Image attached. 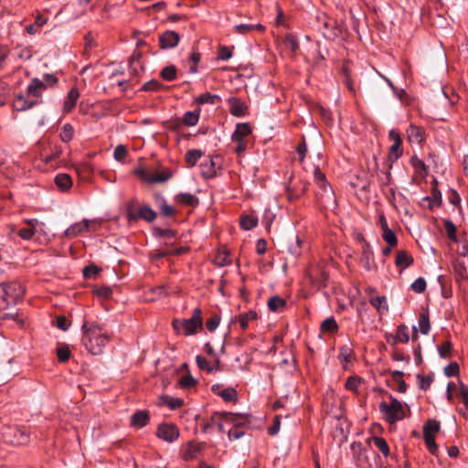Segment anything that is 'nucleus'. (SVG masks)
<instances>
[{"instance_id": "obj_43", "label": "nucleus", "mask_w": 468, "mask_h": 468, "mask_svg": "<svg viewBox=\"0 0 468 468\" xmlns=\"http://www.w3.org/2000/svg\"><path fill=\"white\" fill-rule=\"evenodd\" d=\"M286 304V301L280 296H272L268 301V308L271 312H277L281 308L284 307Z\"/></svg>"}, {"instance_id": "obj_30", "label": "nucleus", "mask_w": 468, "mask_h": 468, "mask_svg": "<svg viewBox=\"0 0 468 468\" xmlns=\"http://www.w3.org/2000/svg\"><path fill=\"white\" fill-rule=\"evenodd\" d=\"M258 318L257 312L250 310L247 313L239 315V322L242 330H246L250 321H254Z\"/></svg>"}, {"instance_id": "obj_16", "label": "nucleus", "mask_w": 468, "mask_h": 468, "mask_svg": "<svg viewBox=\"0 0 468 468\" xmlns=\"http://www.w3.org/2000/svg\"><path fill=\"white\" fill-rule=\"evenodd\" d=\"M282 247L283 250H286L293 257L301 254V240L298 236L288 237L284 240Z\"/></svg>"}, {"instance_id": "obj_46", "label": "nucleus", "mask_w": 468, "mask_h": 468, "mask_svg": "<svg viewBox=\"0 0 468 468\" xmlns=\"http://www.w3.org/2000/svg\"><path fill=\"white\" fill-rule=\"evenodd\" d=\"M375 446L381 452V453L388 457L389 455V447L386 440L382 437H373Z\"/></svg>"}, {"instance_id": "obj_23", "label": "nucleus", "mask_w": 468, "mask_h": 468, "mask_svg": "<svg viewBox=\"0 0 468 468\" xmlns=\"http://www.w3.org/2000/svg\"><path fill=\"white\" fill-rule=\"evenodd\" d=\"M56 186L62 191H67L72 186V179L69 175L61 173L55 177Z\"/></svg>"}, {"instance_id": "obj_37", "label": "nucleus", "mask_w": 468, "mask_h": 468, "mask_svg": "<svg viewBox=\"0 0 468 468\" xmlns=\"http://www.w3.org/2000/svg\"><path fill=\"white\" fill-rule=\"evenodd\" d=\"M219 101L220 97L218 95L209 92L202 93L196 99V102L198 104H216Z\"/></svg>"}, {"instance_id": "obj_8", "label": "nucleus", "mask_w": 468, "mask_h": 468, "mask_svg": "<svg viewBox=\"0 0 468 468\" xmlns=\"http://www.w3.org/2000/svg\"><path fill=\"white\" fill-rule=\"evenodd\" d=\"M181 324L186 335H194L197 327L202 328L203 326L201 309L196 308L192 316L189 319H183Z\"/></svg>"}, {"instance_id": "obj_64", "label": "nucleus", "mask_w": 468, "mask_h": 468, "mask_svg": "<svg viewBox=\"0 0 468 468\" xmlns=\"http://www.w3.org/2000/svg\"><path fill=\"white\" fill-rule=\"evenodd\" d=\"M284 44L292 52L296 51L299 48V43L297 39L292 35L286 36L284 39Z\"/></svg>"}, {"instance_id": "obj_14", "label": "nucleus", "mask_w": 468, "mask_h": 468, "mask_svg": "<svg viewBox=\"0 0 468 468\" xmlns=\"http://www.w3.org/2000/svg\"><path fill=\"white\" fill-rule=\"evenodd\" d=\"M90 227V221L89 220H82L80 222H77L69 226L64 232L65 237L67 238H75L80 234H82L83 232H86L89 230Z\"/></svg>"}, {"instance_id": "obj_42", "label": "nucleus", "mask_w": 468, "mask_h": 468, "mask_svg": "<svg viewBox=\"0 0 468 468\" xmlns=\"http://www.w3.org/2000/svg\"><path fill=\"white\" fill-rule=\"evenodd\" d=\"M203 153L200 150H189L185 154V160L189 166H194L202 156Z\"/></svg>"}, {"instance_id": "obj_13", "label": "nucleus", "mask_w": 468, "mask_h": 468, "mask_svg": "<svg viewBox=\"0 0 468 468\" xmlns=\"http://www.w3.org/2000/svg\"><path fill=\"white\" fill-rule=\"evenodd\" d=\"M229 105V112L236 117H241L246 114L247 105L244 101L237 97H230L228 100Z\"/></svg>"}, {"instance_id": "obj_63", "label": "nucleus", "mask_w": 468, "mask_h": 468, "mask_svg": "<svg viewBox=\"0 0 468 468\" xmlns=\"http://www.w3.org/2000/svg\"><path fill=\"white\" fill-rule=\"evenodd\" d=\"M220 317L218 314L211 315L206 323L207 328L208 331H214L219 324Z\"/></svg>"}, {"instance_id": "obj_45", "label": "nucleus", "mask_w": 468, "mask_h": 468, "mask_svg": "<svg viewBox=\"0 0 468 468\" xmlns=\"http://www.w3.org/2000/svg\"><path fill=\"white\" fill-rule=\"evenodd\" d=\"M218 395L220 396L225 401L231 402L237 400L238 392L233 388H227L218 392Z\"/></svg>"}, {"instance_id": "obj_6", "label": "nucleus", "mask_w": 468, "mask_h": 468, "mask_svg": "<svg viewBox=\"0 0 468 468\" xmlns=\"http://www.w3.org/2000/svg\"><path fill=\"white\" fill-rule=\"evenodd\" d=\"M135 205V200H132L127 205V218L129 221H136L141 218L147 222H153L156 218V212L150 207L143 206L136 211Z\"/></svg>"}, {"instance_id": "obj_26", "label": "nucleus", "mask_w": 468, "mask_h": 468, "mask_svg": "<svg viewBox=\"0 0 468 468\" xmlns=\"http://www.w3.org/2000/svg\"><path fill=\"white\" fill-rule=\"evenodd\" d=\"M79 96L80 93L76 88H73L69 91L63 107L65 112H69L74 108L79 99Z\"/></svg>"}, {"instance_id": "obj_15", "label": "nucleus", "mask_w": 468, "mask_h": 468, "mask_svg": "<svg viewBox=\"0 0 468 468\" xmlns=\"http://www.w3.org/2000/svg\"><path fill=\"white\" fill-rule=\"evenodd\" d=\"M361 262L364 268L367 271L376 269L374 262L373 251L368 242L365 241L362 249Z\"/></svg>"}, {"instance_id": "obj_2", "label": "nucleus", "mask_w": 468, "mask_h": 468, "mask_svg": "<svg viewBox=\"0 0 468 468\" xmlns=\"http://www.w3.org/2000/svg\"><path fill=\"white\" fill-rule=\"evenodd\" d=\"M312 26L329 40H335L342 35V27L324 12L317 11L311 18Z\"/></svg>"}, {"instance_id": "obj_62", "label": "nucleus", "mask_w": 468, "mask_h": 468, "mask_svg": "<svg viewBox=\"0 0 468 468\" xmlns=\"http://www.w3.org/2000/svg\"><path fill=\"white\" fill-rule=\"evenodd\" d=\"M99 268L94 265V264H91V265H89V266H86L84 269H83V276L87 279H90V278H95L97 276V274L99 273Z\"/></svg>"}, {"instance_id": "obj_3", "label": "nucleus", "mask_w": 468, "mask_h": 468, "mask_svg": "<svg viewBox=\"0 0 468 468\" xmlns=\"http://www.w3.org/2000/svg\"><path fill=\"white\" fill-rule=\"evenodd\" d=\"M0 434L5 442L12 445H26L29 442L30 433L26 427L4 425Z\"/></svg>"}, {"instance_id": "obj_12", "label": "nucleus", "mask_w": 468, "mask_h": 468, "mask_svg": "<svg viewBox=\"0 0 468 468\" xmlns=\"http://www.w3.org/2000/svg\"><path fill=\"white\" fill-rule=\"evenodd\" d=\"M224 420L232 423L235 428H241L243 425L250 422V415L235 414L231 412H222Z\"/></svg>"}, {"instance_id": "obj_29", "label": "nucleus", "mask_w": 468, "mask_h": 468, "mask_svg": "<svg viewBox=\"0 0 468 468\" xmlns=\"http://www.w3.org/2000/svg\"><path fill=\"white\" fill-rule=\"evenodd\" d=\"M234 31L238 34L246 35L253 31L254 29L263 31L265 29V27L261 24H256V25H249V24H239L234 27Z\"/></svg>"}, {"instance_id": "obj_38", "label": "nucleus", "mask_w": 468, "mask_h": 468, "mask_svg": "<svg viewBox=\"0 0 468 468\" xmlns=\"http://www.w3.org/2000/svg\"><path fill=\"white\" fill-rule=\"evenodd\" d=\"M410 163L419 175H420L422 176H425L428 175V169H427L426 165L418 156H416V155L412 156L410 158Z\"/></svg>"}, {"instance_id": "obj_56", "label": "nucleus", "mask_w": 468, "mask_h": 468, "mask_svg": "<svg viewBox=\"0 0 468 468\" xmlns=\"http://www.w3.org/2000/svg\"><path fill=\"white\" fill-rule=\"evenodd\" d=\"M93 292L98 297L102 298V299H108L112 294V288L107 285H101V286L94 289Z\"/></svg>"}, {"instance_id": "obj_58", "label": "nucleus", "mask_w": 468, "mask_h": 468, "mask_svg": "<svg viewBox=\"0 0 468 468\" xmlns=\"http://www.w3.org/2000/svg\"><path fill=\"white\" fill-rule=\"evenodd\" d=\"M423 437L429 452L433 455L436 454L438 446L435 442V437H431V435H423Z\"/></svg>"}, {"instance_id": "obj_51", "label": "nucleus", "mask_w": 468, "mask_h": 468, "mask_svg": "<svg viewBox=\"0 0 468 468\" xmlns=\"http://www.w3.org/2000/svg\"><path fill=\"white\" fill-rule=\"evenodd\" d=\"M369 303L377 308L378 312L383 310H388V306L386 305V297L385 296H375L369 299Z\"/></svg>"}, {"instance_id": "obj_20", "label": "nucleus", "mask_w": 468, "mask_h": 468, "mask_svg": "<svg viewBox=\"0 0 468 468\" xmlns=\"http://www.w3.org/2000/svg\"><path fill=\"white\" fill-rule=\"evenodd\" d=\"M251 133V128L248 122L238 123L231 136L232 140H244Z\"/></svg>"}, {"instance_id": "obj_19", "label": "nucleus", "mask_w": 468, "mask_h": 468, "mask_svg": "<svg viewBox=\"0 0 468 468\" xmlns=\"http://www.w3.org/2000/svg\"><path fill=\"white\" fill-rule=\"evenodd\" d=\"M149 420V414L146 410H138L132 415L131 425L143 428L148 424Z\"/></svg>"}, {"instance_id": "obj_1", "label": "nucleus", "mask_w": 468, "mask_h": 468, "mask_svg": "<svg viewBox=\"0 0 468 468\" xmlns=\"http://www.w3.org/2000/svg\"><path fill=\"white\" fill-rule=\"evenodd\" d=\"M82 344L92 355H100L106 344L111 340V335L102 332L98 323L89 324L84 322L82 326Z\"/></svg>"}, {"instance_id": "obj_55", "label": "nucleus", "mask_w": 468, "mask_h": 468, "mask_svg": "<svg viewBox=\"0 0 468 468\" xmlns=\"http://www.w3.org/2000/svg\"><path fill=\"white\" fill-rule=\"evenodd\" d=\"M172 176V174L168 170H165L161 173H158L154 175V176L150 177L148 181L150 183H163L168 180Z\"/></svg>"}, {"instance_id": "obj_11", "label": "nucleus", "mask_w": 468, "mask_h": 468, "mask_svg": "<svg viewBox=\"0 0 468 468\" xmlns=\"http://www.w3.org/2000/svg\"><path fill=\"white\" fill-rule=\"evenodd\" d=\"M180 40V36L175 31L167 30L159 37L160 48L168 49L177 46Z\"/></svg>"}, {"instance_id": "obj_41", "label": "nucleus", "mask_w": 468, "mask_h": 468, "mask_svg": "<svg viewBox=\"0 0 468 468\" xmlns=\"http://www.w3.org/2000/svg\"><path fill=\"white\" fill-rule=\"evenodd\" d=\"M160 76L166 81H173L176 79L177 69L174 65L166 66L161 70Z\"/></svg>"}, {"instance_id": "obj_47", "label": "nucleus", "mask_w": 468, "mask_h": 468, "mask_svg": "<svg viewBox=\"0 0 468 468\" xmlns=\"http://www.w3.org/2000/svg\"><path fill=\"white\" fill-rule=\"evenodd\" d=\"M153 234L154 237H158V238L164 237V238H167V239H172V238L176 237V232L170 229H162L160 227H154L153 229Z\"/></svg>"}, {"instance_id": "obj_54", "label": "nucleus", "mask_w": 468, "mask_h": 468, "mask_svg": "<svg viewBox=\"0 0 468 468\" xmlns=\"http://www.w3.org/2000/svg\"><path fill=\"white\" fill-rule=\"evenodd\" d=\"M162 88H164V85L156 80H151L150 81L144 83L142 87V90L144 91H157L160 90Z\"/></svg>"}, {"instance_id": "obj_17", "label": "nucleus", "mask_w": 468, "mask_h": 468, "mask_svg": "<svg viewBox=\"0 0 468 468\" xmlns=\"http://www.w3.org/2000/svg\"><path fill=\"white\" fill-rule=\"evenodd\" d=\"M413 263L412 256L406 250H399L395 259V265L400 269L405 270Z\"/></svg>"}, {"instance_id": "obj_57", "label": "nucleus", "mask_w": 468, "mask_h": 468, "mask_svg": "<svg viewBox=\"0 0 468 468\" xmlns=\"http://www.w3.org/2000/svg\"><path fill=\"white\" fill-rule=\"evenodd\" d=\"M307 189V184L306 183H301V188L299 190H293L291 186H288V197L289 199H296L300 197L303 193H305Z\"/></svg>"}, {"instance_id": "obj_22", "label": "nucleus", "mask_w": 468, "mask_h": 468, "mask_svg": "<svg viewBox=\"0 0 468 468\" xmlns=\"http://www.w3.org/2000/svg\"><path fill=\"white\" fill-rule=\"evenodd\" d=\"M155 198L159 204V209L163 216L170 218L176 214V210L172 206L168 205L161 195H156Z\"/></svg>"}, {"instance_id": "obj_44", "label": "nucleus", "mask_w": 468, "mask_h": 468, "mask_svg": "<svg viewBox=\"0 0 468 468\" xmlns=\"http://www.w3.org/2000/svg\"><path fill=\"white\" fill-rule=\"evenodd\" d=\"M395 335L399 343L407 344L410 340L409 329L406 324H399L396 329Z\"/></svg>"}, {"instance_id": "obj_61", "label": "nucleus", "mask_w": 468, "mask_h": 468, "mask_svg": "<svg viewBox=\"0 0 468 468\" xmlns=\"http://www.w3.org/2000/svg\"><path fill=\"white\" fill-rule=\"evenodd\" d=\"M452 344L449 341L444 342L441 346H438V352L441 357L446 358L450 356L452 351Z\"/></svg>"}, {"instance_id": "obj_36", "label": "nucleus", "mask_w": 468, "mask_h": 468, "mask_svg": "<svg viewBox=\"0 0 468 468\" xmlns=\"http://www.w3.org/2000/svg\"><path fill=\"white\" fill-rule=\"evenodd\" d=\"M314 177L316 185L325 193L331 189L330 186L327 184L325 176L321 172L319 168H315L314 173Z\"/></svg>"}, {"instance_id": "obj_28", "label": "nucleus", "mask_w": 468, "mask_h": 468, "mask_svg": "<svg viewBox=\"0 0 468 468\" xmlns=\"http://www.w3.org/2000/svg\"><path fill=\"white\" fill-rule=\"evenodd\" d=\"M419 329L422 335H427L431 330L430 315L428 310H422L419 317Z\"/></svg>"}, {"instance_id": "obj_59", "label": "nucleus", "mask_w": 468, "mask_h": 468, "mask_svg": "<svg viewBox=\"0 0 468 468\" xmlns=\"http://www.w3.org/2000/svg\"><path fill=\"white\" fill-rule=\"evenodd\" d=\"M411 289L417 293L423 292L426 289V281L422 277L416 279L411 284Z\"/></svg>"}, {"instance_id": "obj_24", "label": "nucleus", "mask_w": 468, "mask_h": 468, "mask_svg": "<svg viewBox=\"0 0 468 468\" xmlns=\"http://www.w3.org/2000/svg\"><path fill=\"white\" fill-rule=\"evenodd\" d=\"M142 58V53L140 51H133V55L129 59V69L130 72L133 75L139 74L140 69H142V65L140 59Z\"/></svg>"}, {"instance_id": "obj_5", "label": "nucleus", "mask_w": 468, "mask_h": 468, "mask_svg": "<svg viewBox=\"0 0 468 468\" xmlns=\"http://www.w3.org/2000/svg\"><path fill=\"white\" fill-rule=\"evenodd\" d=\"M58 82V78L53 74H44L43 80L34 78L27 86V92L35 98H39L42 91L49 87H53Z\"/></svg>"}, {"instance_id": "obj_49", "label": "nucleus", "mask_w": 468, "mask_h": 468, "mask_svg": "<svg viewBox=\"0 0 468 468\" xmlns=\"http://www.w3.org/2000/svg\"><path fill=\"white\" fill-rule=\"evenodd\" d=\"M443 226L447 233V237L452 241H457V236H456V227L453 224V222L450 219H444L443 220Z\"/></svg>"}, {"instance_id": "obj_34", "label": "nucleus", "mask_w": 468, "mask_h": 468, "mask_svg": "<svg viewBox=\"0 0 468 468\" xmlns=\"http://www.w3.org/2000/svg\"><path fill=\"white\" fill-rule=\"evenodd\" d=\"M258 218L252 215H244L240 217L239 225L244 230H250L257 226Z\"/></svg>"}, {"instance_id": "obj_18", "label": "nucleus", "mask_w": 468, "mask_h": 468, "mask_svg": "<svg viewBox=\"0 0 468 468\" xmlns=\"http://www.w3.org/2000/svg\"><path fill=\"white\" fill-rule=\"evenodd\" d=\"M196 361H197V367L200 369L206 370L208 373L220 370V360L218 358H217L215 360L214 364H211L205 357H203L201 356H197Z\"/></svg>"}, {"instance_id": "obj_35", "label": "nucleus", "mask_w": 468, "mask_h": 468, "mask_svg": "<svg viewBox=\"0 0 468 468\" xmlns=\"http://www.w3.org/2000/svg\"><path fill=\"white\" fill-rule=\"evenodd\" d=\"M176 198L184 205L197 207L199 204L198 198L190 193H181Z\"/></svg>"}, {"instance_id": "obj_48", "label": "nucleus", "mask_w": 468, "mask_h": 468, "mask_svg": "<svg viewBox=\"0 0 468 468\" xmlns=\"http://www.w3.org/2000/svg\"><path fill=\"white\" fill-rule=\"evenodd\" d=\"M338 329V325L333 317L327 318L321 324V330L323 332L335 333Z\"/></svg>"}, {"instance_id": "obj_40", "label": "nucleus", "mask_w": 468, "mask_h": 468, "mask_svg": "<svg viewBox=\"0 0 468 468\" xmlns=\"http://www.w3.org/2000/svg\"><path fill=\"white\" fill-rule=\"evenodd\" d=\"M200 111L186 112L183 116V123L186 126H194L199 120Z\"/></svg>"}, {"instance_id": "obj_31", "label": "nucleus", "mask_w": 468, "mask_h": 468, "mask_svg": "<svg viewBox=\"0 0 468 468\" xmlns=\"http://www.w3.org/2000/svg\"><path fill=\"white\" fill-rule=\"evenodd\" d=\"M441 428L440 422L436 420H429L423 425V435H431L435 437Z\"/></svg>"}, {"instance_id": "obj_25", "label": "nucleus", "mask_w": 468, "mask_h": 468, "mask_svg": "<svg viewBox=\"0 0 468 468\" xmlns=\"http://www.w3.org/2000/svg\"><path fill=\"white\" fill-rule=\"evenodd\" d=\"M200 167L201 174L205 178H211L216 176V163L213 158L203 162Z\"/></svg>"}, {"instance_id": "obj_10", "label": "nucleus", "mask_w": 468, "mask_h": 468, "mask_svg": "<svg viewBox=\"0 0 468 468\" xmlns=\"http://www.w3.org/2000/svg\"><path fill=\"white\" fill-rule=\"evenodd\" d=\"M453 272L457 281H463L468 279V257L463 255L457 257L453 261Z\"/></svg>"}, {"instance_id": "obj_27", "label": "nucleus", "mask_w": 468, "mask_h": 468, "mask_svg": "<svg viewBox=\"0 0 468 468\" xmlns=\"http://www.w3.org/2000/svg\"><path fill=\"white\" fill-rule=\"evenodd\" d=\"M38 103L37 98L36 100H28L23 95H18L16 99L15 105L18 111L28 110Z\"/></svg>"}, {"instance_id": "obj_50", "label": "nucleus", "mask_w": 468, "mask_h": 468, "mask_svg": "<svg viewBox=\"0 0 468 468\" xmlns=\"http://www.w3.org/2000/svg\"><path fill=\"white\" fill-rule=\"evenodd\" d=\"M382 238L390 247H395L398 244L397 236L390 229L382 231Z\"/></svg>"}, {"instance_id": "obj_32", "label": "nucleus", "mask_w": 468, "mask_h": 468, "mask_svg": "<svg viewBox=\"0 0 468 468\" xmlns=\"http://www.w3.org/2000/svg\"><path fill=\"white\" fill-rule=\"evenodd\" d=\"M56 354L58 361L65 363L70 358L71 351L66 344L58 343V347L56 348Z\"/></svg>"}, {"instance_id": "obj_39", "label": "nucleus", "mask_w": 468, "mask_h": 468, "mask_svg": "<svg viewBox=\"0 0 468 468\" xmlns=\"http://www.w3.org/2000/svg\"><path fill=\"white\" fill-rule=\"evenodd\" d=\"M400 145H401V139H400V137H398V139H396V142H394L393 144L389 148L388 160L391 163L398 160L399 157L402 154V152L400 151Z\"/></svg>"}, {"instance_id": "obj_52", "label": "nucleus", "mask_w": 468, "mask_h": 468, "mask_svg": "<svg viewBox=\"0 0 468 468\" xmlns=\"http://www.w3.org/2000/svg\"><path fill=\"white\" fill-rule=\"evenodd\" d=\"M74 134L73 127L66 123L62 127V132L60 133V138L63 142L68 143L72 140Z\"/></svg>"}, {"instance_id": "obj_60", "label": "nucleus", "mask_w": 468, "mask_h": 468, "mask_svg": "<svg viewBox=\"0 0 468 468\" xmlns=\"http://www.w3.org/2000/svg\"><path fill=\"white\" fill-rule=\"evenodd\" d=\"M417 378L419 379L420 388L422 390H427L433 380L431 376H421L420 374L417 375Z\"/></svg>"}, {"instance_id": "obj_7", "label": "nucleus", "mask_w": 468, "mask_h": 468, "mask_svg": "<svg viewBox=\"0 0 468 468\" xmlns=\"http://www.w3.org/2000/svg\"><path fill=\"white\" fill-rule=\"evenodd\" d=\"M0 284L6 292V300L8 302V305L16 304V303L23 298L25 294V289L19 282H3Z\"/></svg>"}, {"instance_id": "obj_33", "label": "nucleus", "mask_w": 468, "mask_h": 468, "mask_svg": "<svg viewBox=\"0 0 468 468\" xmlns=\"http://www.w3.org/2000/svg\"><path fill=\"white\" fill-rule=\"evenodd\" d=\"M34 222H37L36 219H31V220H28L27 224L28 226L26 227V228H21L17 234L18 236L25 239V240H29L35 234V224Z\"/></svg>"}, {"instance_id": "obj_53", "label": "nucleus", "mask_w": 468, "mask_h": 468, "mask_svg": "<svg viewBox=\"0 0 468 468\" xmlns=\"http://www.w3.org/2000/svg\"><path fill=\"white\" fill-rule=\"evenodd\" d=\"M127 154L128 151L123 144H119L115 147L113 156L116 161L123 163Z\"/></svg>"}, {"instance_id": "obj_4", "label": "nucleus", "mask_w": 468, "mask_h": 468, "mask_svg": "<svg viewBox=\"0 0 468 468\" xmlns=\"http://www.w3.org/2000/svg\"><path fill=\"white\" fill-rule=\"evenodd\" d=\"M379 411L383 414L384 420L389 424H393L405 417L402 403L393 397L390 398V403L386 401L379 403Z\"/></svg>"}, {"instance_id": "obj_21", "label": "nucleus", "mask_w": 468, "mask_h": 468, "mask_svg": "<svg viewBox=\"0 0 468 468\" xmlns=\"http://www.w3.org/2000/svg\"><path fill=\"white\" fill-rule=\"evenodd\" d=\"M407 135L410 142L420 144L424 140V133L420 127L410 125L407 129Z\"/></svg>"}, {"instance_id": "obj_9", "label": "nucleus", "mask_w": 468, "mask_h": 468, "mask_svg": "<svg viewBox=\"0 0 468 468\" xmlns=\"http://www.w3.org/2000/svg\"><path fill=\"white\" fill-rule=\"evenodd\" d=\"M156 435L158 438L172 442L179 436V431L174 424H161L157 429Z\"/></svg>"}]
</instances>
